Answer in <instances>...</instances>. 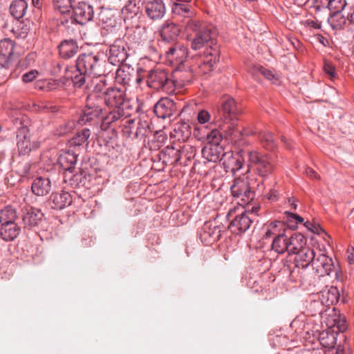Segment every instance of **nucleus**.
Returning a JSON list of instances; mask_svg holds the SVG:
<instances>
[{
  "instance_id": "f257e3e1",
  "label": "nucleus",
  "mask_w": 354,
  "mask_h": 354,
  "mask_svg": "<svg viewBox=\"0 0 354 354\" xmlns=\"http://www.w3.org/2000/svg\"><path fill=\"white\" fill-rule=\"evenodd\" d=\"M185 29L196 32L191 48L194 50L203 49L201 66L212 71L220 59V46L217 42L216 32L212 27L197 20H189L185 25Z\"/></svg>"
},
{
  "instance_id": "f03ea898",
  "label": "nucleus",
  "mask_w": 354,
  "mask_h": 354,
  "mask_svg": "<svg viewBox=\"0 0 354 354\" xmlns=\"http://www.w3.org/2000/svg\"><path fill=\"white\" fill-rule=\"evenodd\" d=\"M296 261L298 267L303 269L311 266L313 269L320 276L330 275L334 273L335 279L342 280L339 268L335 265L333 259L306 245L297 254Z\"/></svg>"
},
{
  "instance_id": "7ed1b4c3",
  "label": "nucleus",
  "mask_w": 354,
  "mask_h": 354,
  "mask_svg": "<svg viewBox=\"0 0 354 354\" xmlns=\"http://www.w3.org/2000/svg\"><path fill=\"white\" fill-rule=\"evenodd\" d=\"M90 101L101 105L104 103L109 108L124 110V107L127 103L126 90L124 87H108L106 80L102 79L101 82L95 87L94 93L88 97V102Z\"/></svg>"
},
{
  "instance_id": "20e7f679",
  "label": "nucleus",
  "mask_w": 354,
  "mask_h": 354,
  "mask_svg": "<svg viewBox=\"0 0 354 354\" xmlns=\"http://www.w3.org/2000/svg\"><path fill=\"white\" fill-rule=\"evenodd\" d=\"M101 118V128L106 130L112 124L117 123L124 118V113L122 109H113L106 111L102 107L101 104H95L90 101L87 102L86 108L84 110L78 123L81 125L86 124L87 122L94 119Z\"/></svg>"
},
{
  "instance_id": "39448f33",
  "label": "nucleus",
  "mask_w": 354,
  "mask_h": 354,
  "mask_svg": "<svg viewBox=\"0 0 354 354\" xmlns=\"http://www.w3.org/2000/svg\"><path fill=\"white\" fill-rule=\"evenodd\" d=\"M100 55L99 54H83L77 58L75 65L72 68H75L76 71L72 74L71 82L76 88H80L86 82V73L87 72H93L97 74L99 71H96L100 68L101 63Z\"/></svg>"
},
{
  "instance_id": "423d86ee",
  "label": "nucleus",
  "mask_w": 354,
  "mask_h": 354,
  "mask_svg": "<svg viewBox=\"0 0 354 354\" xmlns=\"http://www.w3.org/2000/svg\"><path fill=\"white\" fill-rule=\"evenodd\" d=\"M289 232L283 222L274 221L266 225L263 239H272L271 248L277 254H288Z\"/></svg>"
},
{
  "instance_id": "0eeeda50",
  "label": "nucleus",
  "mask_w": 354,
  "mask_h": 354,
  "mask_svg": "<svg viewBox=\"0 0 354 354\" xmlns=\"http://www.w3.org/2000/svg\"><path fill=\"white\" fill-rule=\"evenodd\" d=\"M147 86L155 90H160L172 93L174 92V82L169 79L168 73L159 68L151 69L147 75Z\"/></svg>"
},
{
  "instance_id": "6e6552de",
  "label": "nucleus",
  "mask_w": 354,
  "mask_h": 354,
  "mask_svg": "<svg viewBox=\"0 0 354 354\" xmlns=\"http://www.w3.org/2000/svg\"><path fill=\"white\" fill-rule=\"evenodd\" d=\"M248 156L251 164L256 167L257 173L262 177H267L274 170V157L258 151H248Z\"/></svg>"
},
{
  "instance_id": "1a4fd4ad",
  "label": "nucleus",
  "mask_w": 354,
  "mask_h": 354,
  "mask_svg": "<svg viewBox=\"0 0 354 354\" xmlns=\"http://www.w3.org/2000/svg\"><path fill=\"white\" fill-rule=\"evenodd\" d=\"M68 15H70L72 23L84 25L91 21L93 17L92 6L84 2H75V0H68Z\"/></svg>"
},
{
  "instance_id": "9d476101",
  "label": "nucleus",
  "mask_w": 354,
  "mask_h": 354,
  "mask_svg": "<svg viewBox=\"0 0 354 354\" xmlns=\"http://www.w3.org/2000/svg\"><path fill=\"white\" fill-rule=\"evenodd\" d=\"M230 190L233 198L237 200V203L241 206L249 204L254 198V192L245 178H236Z\"/></svg>"
},
{
  "instance_id": "9b49d317",
  "label": "nucleus",
  "mask_w": 354,
  "mask_h": 354,
  "mask_svg": "<svg viewBox=\"0 0 354 354\" xmlns=\"http://www.w3.org/2000/svg\"><path fill=\"white\" fill-rule=\"evenodd\" d=\"M217 111L218 115L216 118L218 121H223V124L236 121L237 116L240 113L235 100L229 96H224L221 99Z\"/></svg>"
},
{
  "instance_id": "f8f14e48",
  "label": "nucleus",
  "mask_w": 354,
  "mask_h": 354,
  "mask_svg": "<svg viewBox=\"0 0 354 354\" xmlns=\"http://www.w3.org/2000/svg\"><path fill=\"white\" fill-rule=\"evenodd\" d=\"M225 138L231 142L241 145L242 140L244 137L256 134V131L252 129L242 128L239 129L237 127L236 121L230 122V123H225L219 124Z\"/></svg>"
},
{
  "instance_id": "ddd939ff",
  "label": "nucleus",
  "mask_w": 354,
  "mask_h": 354,
  "mask_svg": "<svg viewBox=\"0 0 354 354\" xmlns=\"http://www.w3.org/2000/svg\"><path fill=\"white\" fill-rule=\"evenodd\" d=\"M258 209V207H252L251 212L248 210L237 215L230 224L229 227L232 232L236 234H241L249 230Z\"/></svg>"
},
{
  "instance_id": "4468645a",
  "label": "nucleus",
  "mask_w": 354,
  "mask_h": 354,
  "mask_svg": "<svg viewBox=\"0 0 354 354\" xmlns=\"http://www.w3.org/2000/svg\"><path fill=\"white\" fill-rule=\"evenodd\" d=\"M128 57L127 44L122 39H117L109 46L107 50V58L109 63L120 66Z\"/></svg>"
},
{
  "instance_id": "2eb2a0df",
  "label": "nucleus",
  "mask_w": 354,
  "mask_h": 354,
  "mask_svg": "<svg viewBox=\"0 0 354 354\" xmlns=\"http://www.w3.org/2000/svg\"><path fill=\"white\" fill-rule=\"evenodd\" d=\"M176 111L177 106L174 100L170 97L161 98L154 106V113L159 118L170 119L174 116Z\"/></svg>"
},
{
  "instance_id": "dca6fc26",
  "label": "nucleus",
  "mask_w": 354,
  "mask_h": 354,
  "mask_svg": "<svg viewBox=\"0 0 354 354\" xmlns=\"http://www.w3.org/2000/svg\"><path fill=\"white\" fill-rule=\"evenodd\" d=\"M142 5L146 15L151 20H160L166 13V7L162 0H147Z\"/></svg>"
},
{
  "instance_id": "f3484780",
  "label": "nucleus",
  "mask_w": 354,
  "mask_h": 354,
  "mask_svg": "<svg viewBox=\"0 0 354 354\" xmlns=\"http://www.w3.org/2000/svg\"><path fill=\"white\" fill-rule=\"evenodd\" d=\"M21 225L24 228H32L39 225L44 214L40 209L25 206L21 209Z\"/></svg>"
},
{
  "instance_id": "a211bd4d",
  "label": "nucleus",
  "mask_w": 354,
  "mask_h": 354,
  "mask_svg": "<svg viewBox=\"0 0 354 354\" xmlns=\"http://www.w3.org/2000/svg\"><path fill=\"white\" fill-rule=\"evenodd\" d=\"M220 141H211L202 149L203 157L208 162H216L222 160L227 154L224 152L223 147L220 145Z\"/></svg>"
},
{
  "instance_id": "6ab92c4d",
  "label": "nucleus",
  "mask_w": 354,
  "mask_h": 354,
  "mask_svg": "<svg viewBox=\"0 0 354 354\" xmlns=\"http://www.w3.org/2000/svg\"><path fill=\"white\" fill-rule=\"evenodd\" d=\"M171 13L174 19L183 24L185 28L189 20H194L192 18L194 12L188 3H171Z\"/></svg>"
},
{
  "instance_id": "aec40b11",
  "label": "nucleus",
  "mask_w": 354,
  "mask_h": 354,
  "mask_svg": "<svg viewBox=\"0 0 354 354\" xmlns=\"http://www.w3.org/2000/svg\"><path fill=\"white\" fill-rule=\"evenodd\" d=\"M221 232V227L214 225L211 221L205 222L200 232V239L203 243L211 244L219 240Z\"/></svg>"
},
{
  "instance_id": "412c9836",
  "label": "nucleus",
  "mask_w": 354,
  "mask_h": 354,
  "mask_svg": "<svg viewBox=\"0 0 354 354\" xmlns=\"http://www.w3.org/2000/svg\"><path fill=\"white\" fill-rule=\"evenodd\" d=\"M180 32V29L176 24L165 21L160 30L161 41L171 45L176 44Z\"/></svg>"
},
{
  "instance_id": "4be33fe9",
  "label": "nucleus",
  "mask_w": 354,
  "mask_h": 354,
  "mask_svg": "<svg viewBox=\"0 0 354 354\" xmlns=\"http://www.w3.org/2000/svg\"><path fill=\"white\" fill-rule=\"evenodd\" d=\"M193 134L200 141H221L222 133L216 129H209L206 125H197L194 127Z\"/></svg>"
},
{
  "instance_id": "5701e85b",
  "label": "nucleus",
  "mask_w": 354,
  "mask_h": 354,
  "mask_svg": "<svg viewBox=\"0 0 354 354\" xmlns=\"http://www.w3.org/2000/svg\"><path fill=\"white\" fill-rule=\"evenodd\" d=\"M326 319L327 326L333 328L337 332L344 333L347 330L348 324L346 318L336 311L335 308L328 310Z\"/></svg>"
},
{
  "instance_id": "b1692460",
  "label": "nucleus",
  "mask_w": 354,
  "mask_h": 354,
  "mask_svg": "<svg viewBox=\"0 0 354 354\" xmlns=\"http://www.w3.org/2000/svg\"><path fill=\"white\" fill-rule=\"evenodd\" d=\"M193 74L190 70L181 71L180 66H178L174 74V80H171L174 82V89L175 88H181L185 86L187 84H191L193 80Z\"/></svg>"
},
{
  "instance_id": "393cba45",
  "label": "nucleus",
  "mask_w": 354,
  "mask_h": 354,
  "mask_svg": "<svg viewBox=\"0 0 354 354\" xmlns=\"http://www.w3.org/2000/svg\"><path fill=\"white\" fill-rule=\"evenodd\" d=\"M288 255L297 254L306 244V237L301 233L289 232Z\"/></svg>"
},
{
  "instance_id": "a878e982",
  "label": "nucleus",
  "mask_w": 354,
  "mask_h": 354,
  "mask_svg": "<svg viewBox=\"0 0 354 354\" xmlns=\"http://www.w3.org/2000/svg\"><path fill=\"white\" fill-rule=\"evenodd\" d=\"M167 56L170 62H175L176 65L180 66L186 59L187 49L182 46L172 45L167 51Z\"/></svg>"
},
{
  "instance_id": "bb28decb",
  "label": "nucleus",
  "mask_w": 354,
  "mask_h": 354,
  "mask_svg": "<svg viewBox=\"0 0 354 354\" xmlns=\"http://www.w3.org/2000/svg\"><path fill=\"white\" fill-rule=\"evenodd\" d=\"M338 333L333 328L328 326L326 330L320 332L319 341L320 344L326 348H330L336 344Z\"/></svg>"
},
{
  "instance_id": "cd10ccee",
  "label": "nucleus",
  "mask_w": 354,
  "mask_h": 354,
  "mask_svg": "<svg viewBox=\"0 0 354 354\" xmlns=\"http://www.w3.org/2000/svg\"><path fill=\"white\" fill-rule=\"evenodd\" d=\"M32 192L37 196H45L51 189V183L48 178L37 177L32 184Z\"/></svg>"
},
{
  "instance_id": "c85d7f7f",
  "label": "nucleus",
  "mask_w": 354,
  "mask_h": 354,
  "mask_svg": "<svg viewBox=\"0 0 354 354\" xmlns=\"http://www.w3.org/2000/svg\"><path fill=\"white\" fill-rule=\"evenodd\" d=\"M21 232V226L17 223L1 225L0 236L6 241L15 240Z\"/></svg>"
},
{
  "instance_id": "c756f323",
  "label": "nucleus",
  "mask_w": 354,
  "mask_h": 354,
  "mask_svg": "<svg viewBox=\"0 0 354 354\" xmlns=\"http://www.w3.org/2000/svg\"><path fill=\"white\" fill-rule=\"evenodd\" d=\"M133 68L129 66L122 65L116 71L115 80L123 86L129 85L131 80Z\"/></svg>"
},
{
  "instance_id": "7c9ffc66",
  "label": "nucleus",
  "mask_w": 354,
  "mask_h": 354,
  "mask_svg": "<svg viewBox=\"0 0 354 354\" xmlns=\"http://www.w3.org/2000/svg\"><path fill=\"white\" fill-rule=\"evenodd\" d=\"M328 21L332 28L336 30H343L348 21L342 12L330 13Z\"/></svg>"
},
{
  "instance_id": "2f4dec72",
  "label": "nucleus",
  "mask_w": 354,
  "mask_h": 354,
  "mask_svg": "<svg viewBox=\"0 0 354 354\" xmlns=\"http://www.w3.org/2000/svg\"><path fill=\"white\" fill-rule=\"evenodd\" d=\"M182 153L183 150L180 149H176L174 146H167L162 151L164 161L169 162L171 165L176 164L180 161Z\"/></svg>"
},
{
  "instance_id": "473e14b6",
  "label": "nucleus",
  "mask_w": 354,
  "mask_h": 354,
  "mask_svg": "<svg viewBox=\"0 0 354 354\" xmlns=\"http://www.w3.org/2000/svg\"><path fill=\"white\" fill-rule=\"evenodd\" d=\"M27 8L28 3L25 0H15L10 6V14L19 19L25 15Z\"/></svg>"
},
{
  "instance_id": "72a5a7b5",
  "label": "nucleus",
  "mask_w": 354,
  "mask_h": 354,
  "mask_svg": "<svg viewBox=\"0 0 354 354\" xmlns=\"http://www.w3.org/2000/svg\"><path fill=\"white\" fill-rule=\"evenodd\" d=\"M257 133L259 140L263 147L267 150H272L276 147L277 143L272 133L266 130H261Z\"/></svg>"
},
{
  "instance_id": "f704fd0d",
  "label": "nucleus",
  "mask_w": 354,
  "mask_h": 354,
  "mask_svg": "<svg viewBox=\"0 0 354 354\" xmlns=\"http://www.w3.org/2000/svg\"><path fill=\"white\" fill-rule=\"evenodd\" d=\"M339 293L337 288L330 287L322 292V302L326 306L333 305L338 302Z\"/></svg>"
},
{
  "instance_id": "c9c22d12",
  "label": "nucleus",
  "mask_w": 354,
  "mask_h": 354,
  "mask_svg": "<svg viewBox=\"0 0 354 354\" xmlns=\"http://www.w3.org/2000/svg\"><path fill=\"white\" fill-rule=\"evenodd\" d=\"M17 218V214L15 209L6 206L0 211L1 225L15 223Z\"/></svg>"
},
{
  "instance_id": "e433bc0d",
  "label": "nucleus",
  "mask_w": 354,
  "mask_h": 354,
  "mask_svg": "<svg viewBox=\"0 0 354 354\" xmlns=\"http://www.w3.org/2000/svg\"><path fill=\"white\" fill-rule=\"evenodd\" d=\"M90 130L87 128H85L82 131L77 132L72 139L68 140V145H69L70 147L80 146L87 141L88 138L90 137Z\"/></svg>"
},
{
  "instance_id": "4c0bfd02",
  "label": "nucleus",
  "mask_w": 354,
  "mask_h": 354,
  "mask_svg": "<svg viewBox=\"0 0 354 354\" xmlns=\"http://www.w3.org/2000/svg\"><path fill=\"white\" fill-rule=\"evenodd\" d=\"M14 52V44L10 39L0 41V57L10 59Z\"/></svg>"
},
{
  "instance_id": "58836bf2",
  "label": "nucleus",
  "mask_w": 354,
  "mask_h": 354,
  "mask_svg": "<svg viewBox=\"0 0 354 354\" xmlns=\"http://www.w3.org/2000/svg\"><path fill=\"white\" fill-rule=\"evenodd\" d=\"M122 11L124 15H127V17L130 18L137 17L141 13L140 7L136 3V0H129Z\"/></svg>"
},
{
  "instance_id": "ea45409f",
  "label": "nucleus",
  "mask_w": 354,
  "mask_h": 354,
  "mask_svg": "<svg viewBox=\"0 0 354 354\" xmlns=\"http://www.w3.org/2000/svg\"><path fill=\"white\" fill-rule=\"evenodd\" d=\"M51 197L53 209L61 210L65 207L66 196L64 190H62L60 193L53 194Z\"/></svg>"
},
{
  "instance_id": "a19ab883",
  "label": "nucleus",
  "mask_w": 354,
  "mask_h": 354,
  "mask_svg": "<svg viewBox=\"0 0 354 354\" xmlns=\"http://www.w3.org/2000/svg\"><path fill=\"white\" fill-rule=\"evenodd\" d=\"M151 132L150 122L148 120H140L138 122L136 131L134 133L135 137L137 138H142L147 136Z\"/></svg>"
},
{
  "instance_id": "79ce46f5",
  "label": "nucleus",
  "mask_w": 354,
  "mask_h": 354,
  "mask_svg": "<svg viewBox=\"0 0 354 354\" xmlns=\"http://www.w3.org/2000/svg\"><path fill=\"white\" fill-rule=\"evenodd\" d=\"M256 70L257 72L262 74L267 80L272 82L274 84H278L279 75L274 70L266 68L261 66H257Z\"/></svg>"
},
{
  "instance_id": "37998d69",
  "label": "nucleus",
  "mask_w": 354,
  "mask_h": 354,
  "mask_svg": "<svg viewBox=\"0 0 354 354\" xmlns=\"http://www.w3.org/2000/svg\"><path fill=\"white\" fill-rule=\"evenodd\" d=\"M243 160L239 156L229 155L227 167H229L233 173L240 170L243 166Z\"/></svg>"
},
{
  "instance_id": "c03bdc74",
  "label": "nucleus",
  "mask_w": 354,
  "mask_h": 354,
  "mask_svg": "<svg viewBox=\"0 0 354 354\" xmlns=\"http://www.w3.org/2000/svg\"><path fill=\"white\" fill-rule=\"evenodd\" d=\"M347 3L346 0H330L328 5V10L330 13L342 12L346 6Z\"/></svg>"
},
{
  "instance_id": "a18cd8bd",
  "label": "nucleus",
  "mask_w": 354,
  "mask_h": 354,
  "mask_svg": "<svg viewBox=\"0 0 354 354\" xmlns=\"http://www.w3.org/2000/svg\"><path fill=\"white\" fill-rule=\"evenodd\" d=\"M53 6L55 12L61 15L66 13V0H53Z\"/></svg>"
},
{
  "instance_id": "49530a36",
  "label": "nucleus",
  "mask_w": 354,
  "mask_h": 354,
  "mask_svg": "<svg viewBox=\"0 0 354 354\" xmlns=\"http://www.w3.org/2000/svg\"><path fill=\"white\" fill-rule=\"evenodd\" d=\"M68 164L70 163V165H68V172L72 173L73 172V166L77 162V155L71 149H68Z\"/></svg>"
},
{
  "instance_id": "de8ad7c7",
  "label": "nucleus",
  "mask_w": 354,
  "mask_h": 354,
  "mask_svg": "<svg viewBox=\"0 0 354 354\" xmlns=\"http://www.w3.org/2000/svg\"><path fill=\"white\" fill-rule=\"evenodd\" d=\"M323 68L325 73L327 74L331 80L336 77L335 68L330 62L325 61Z\"/></svg>"
},
{
  "instance_id": "09e8293b",
  "label": "nucleus",
  "mask_w": 354,
  "mask_h": 354,
  "mask_svg": "<svg viewBox=\"0 0 354 354\" xmlns=\"http://www.w3.org/2000/svg\"><path fill=\"white\" fill-rule=\"evenodd\" d=\"M17 147L21 154H26L31 151L30 140L17 142Z\"/></svg>"
},
{
  "instance_id": "8fccbe9b",
  "label": "nucleus",
  "mask_w": 354,
  "mask_h": 354,
  "mask_svg": "<svg viewBox=\"0 0 354 354\" xmlns=\"http://www.w3.org/2000/svg\"><path fill=\"white\" fill-rule=\"evenodd\" d=\"M290 327L295 329L296 332H301L304 330V324L303 319L300 317H296L290 324Z\"/></svg>"
},
{
  "instance_id": "3c124183",
  "label": "nucleus",
  "mask_w": 354,
  "mask_h": 354,
  "mask_svg": "<svg viewBox=\"0 0 354 354\" xmlns=\"http://www.w3.org/2000/svg\"><path fill=\"white\" fill-rule=\"evenodd\" d=\"M210 119V114L205 110L199 111L198 114V120L200 125H204L206 122H209Z\"/></svg>"
},
{
  "instance_id": "603ef678",
  "label": "nucleus",
  "mask_w": 354,
  "mask_h": 354,
  "mask_svg": "<svg viewBox=\"0 0 354 354\" xmlns=\"http://www.w3.org/2000/svg\"><path fill=\"white\" fill-rule=\"evenodd\" d=\"M38 75V72L36 70H31L29 72L25 73L22 76V81L24 83H29L34 80Z\"/></svg>"
},
{
  "instance_id": "864d4df0",
  "label": "nucleus",
  "mask_w": 354,
  "mask_h": 354,
  "mask_svg": "<svg viewBox=\"0 0 354 354\" xmlns=\"http://www.w3.org/2000/svg\"><path fill=\"white\" fill-rule=\"evenodd\" d=\"M330 0H313V7L319 11L323 8H328Z\"/></svg>"
},
{
  "instance_id": "5fc2aeb1",
  "label": "nucleus",
  "mask_w": 354,
  "mask_h": 354,
  "mask_svg": "<svg viewBox=\"0 0 354 354\" xmlns=\"http://www.w3.org/2000/svg\"><path fill=\"white\" fill-rule=\"evenodd\" d=\"M324 354H346L344 347L342 345H338L337 347H331L326 350Z\"/></svg>"
},
{
  "instance_id": "6e6d98bb",
  "label": "nucleus",
  "mask_w": 354,
  "mask_h": 354,
  "mask_svg": "<svg viewBox=\"0 0 354 354\" xmlns=\"http://www.w3.org/2000/svg\"><path fill=\"white\" fill-rule=\"evenodd\" d=\"M78 50V46L73 40L68 41V58L74 55Z\"/></svg>"
},
{
  "instance_id": "4d7b16f0",
  "label": "nucleus",
  "mask_w": 354,
  "mask_h": 354,
  "mask_svg": "<svg viewBox=\"0 0 354 354\" xmlns=\"http://www.w3.org/2000/svg\"><path fill=\"white\" fill-rule=\"evenodd\" d=\"M286 214L288 215V221L294 220L296 224L301 223L304 222V218L297 214L288 212H286Z\"/></svg>"
},
{
  "instance_id": "13d9d810",
  "label": "nucleus",
  "mask_w": 354,
  "mask_h": 354,
  "mask_svg": "<svg viewBox=\"0 0 354 354\" xmlns=\"http://www.w3.org/2000/svg\"><path fill=\"white\" fill-rule=\"evenodd\" d=\"M66 46V39H64L63 41H62L60 44L58 46V50H59V56L63 59L66 58V50L65 49Z\"/></svg>"
},
{
  "instance_id": "bf43d9fd",
  "label": "nucleus",
  "mask_w": 354,
  "mask_h": 354,
  "mask_svg": "<svg viewBox=\"0 0 354 354\" xmlns=\"http://www.w3.org/2000/svg\"><path fill=\"white\" fill-rule=\"evenodd\" d=\"M24 136H29V130L26 126H22L18 129L17 139H21Z\"/></svg>"
},
{
  "instance_id": "052dcab7",
  "label": "nucleus",
  "mask_w": 354,
  "mask_h": 354,
  "mask_svg": "<svg viewBox=\"0 0 354 354\" xmlns=\"http://www.w3.org/2000/svg\"><path fill=\"white\" fill-rule=\"evenodd\" d=\"M66 152H63L60 153L57 159V164L59 165L61 168L64 169V171H66V168H65V165L66 164Z\"/></svg>"
},
{
  "instance_id": "680f3d73",
  "label": "nucleus",
  "mask_w": 354,
  "mask_h": 354,
  "mask_svg": "<svg viewBox=\"0 0 354 354\" xmlns=\"http://www.w3.org/2000/svg\"><path fill=\"white\" fill-rule=\"evenodd\" d=\"M304 226L310 232L313 233H319V227L313 224L310 221H306L304 223Z\"/></svg>"
},
{
  "instance_id": "e2e57ef3",
  "label": "nucleus",
  "mask_w": 354,
  "mask_h": 354,
  "mask_svg": "<svg viewBox=\"0 0 354 354\" xmlns=\"http://www.w3.org/2000/svg\"><path fill=\"white\" fill-rule=\"evenodd\" d=\"M305 174L310 178L318 179L319 175L310 167H306L304 170Z\"/></svg>"
},
{
  "instance_id": "0e129e2a",
  "label": "nucleus",
  "mask_w": 354,
  "mask_h": 354,
  "mask_svg": "<svg viewBox=\"0 0 354 354\" xmlns=\"http://www.w3.org/2000/svg\"><path fill=\"white\" fill-rule=\"evenodd\" d=\"M277 192L275 190H270L268 194V199L272 201L277 200Z\"/></svg>"
},
{
  "instance_id": "69168bd1",
  "label": "nucleus",
  "mask_w": 354,
  "mask_h": 354,
  "mask_svg": "<svg viewBox=\"0 0 354 354\" xmlns=\"http://www.w3.org/2000/svg\"><path fill=\"white\" fill-rule=\"evenodd\" d=\"M347 19L350 24H354V6L351 8V12L348 14Z\"/></svg>"
},
{
  "instance_id": "338daca9",
  "label": "nucleus",
  "mask_w": 354,
  "mask_h": 354,
  "mask_svg": "<svg viewBox=\"0 0 354 354\" xmlns=\"http://www.w3.org/2000/svg\"><path fill=\"white\" fill-rule=\"evenodd\" d=\"M288 203L292 207V209H296L297 207V200L295 198H291L288 199Z\"/></svg>"
},
{
  "instance_id": "774afa93",
  "label": "nucleus",
  "mask_w": 354,
  "mask_h": 354,
  "mask_svg": "<svg viewBox=\"0 0 354 354\" xmlns=\"http://www.w3.org/2000/svg\"><path fill=\"white\" fill-rule=\"evenodd\" d=\"M134 123V121L131 119H129L126 121V124H125V129H129L130 131H131V124H133Z\"/></svg>"
}]
</instances>
